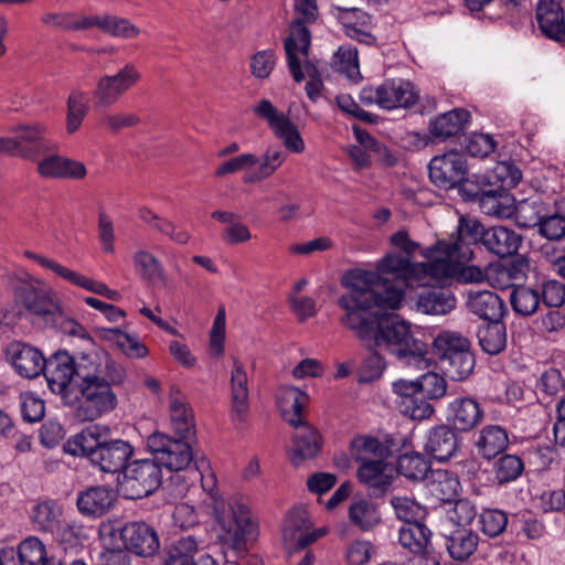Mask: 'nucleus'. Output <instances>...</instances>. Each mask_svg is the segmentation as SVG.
Masks as SVG:
<instances>
[{
  "mask_svg": "<svg viewBox=\"0 0 565 565\" xmlns=\"http://www.w3.org/2000/svg\"><path fill=\"white\" fill-rule=\"evenodd\" d=\"M79 370V381L63 403L73 408L78 420L93 422L116 408L115 388L124 384L127 372L105 351L98 353L93 364Z\"/></svg>",
  "mask_w": 565,
  "mask_h": 565,
  "instance_id": "f257e3e1",
  "label": "nucleus"
},
{
  "mask_svg": "<svg viewBox=\"0 0 565 565\" xmlns=\"http://www.w3.org/2000/svg\"><path fill=\"white\" fill-rule=\"evenodd\" d=\"M377 275L371 270H354L343 279L344 291L337 300L342 311L340 323L352 330L361 341H367L372 328L381 317L380 309H398L401 291H391L390 296L382 292L383 287L376 286Z\"/></svg>",
  "mask_w": 565,
  "mask_h": 565,
  "instance_id": "f03ea898",
  "label": "nucleus"
},
{
  "mask_svg": "<svg viewBox=\"0 0 565 565\" xmlns=\"http://www.w3.org/2000/svg\"><path fill=\"white\" fill-rule=\"evenodd\" d=\"M363 342L387 351L406 366L424 370L430 365L426 343L415 338L411 326L395 315H381L372 328V335Z\"/></svg>",
  "mask_w": 565,
  "mask_h": 565,
  "instance_id": "7ed1b4c3",
  "label": "nucleus"
},
{
  "mask_svg": "<svg viewBox=\"0 0 565 565\" xmlns=\"http://www.w3.org/2000/svg\"><path fill=\"white\" fill-rule=\"evenodd\" d=\"M471 244L461 239L458 232L433 245L431 281L445 284L456 280L461 284L481 282L486 273L479 266L467 265L473 257Z\"/></svg>",
  "mask_w": 565,
  "mask_h": 565,
  "instance_id": "20e7f679",
  "label": "nucleus"
},
{
  "mask_svg": "<svg viewBox=\"0 0 565 565\" xmlns=\"http://www.w3.org/2000/svg\"><path fill=\"white\" fill-rule=\"evenodd\" d=\"M214 518L224 532L223 540L227 545L224 565H243L247 542L255 539L257 530L248 505L234 499L230 502V512L226 513L223 502L220 501L215 504Z\"/></svg>",
  "mask_w": 565,
  "mask_h": 565,
  "instance_id": "39448f33",
  "label": "nucleus"
},
{
  "mask_svg": "<svg viewBox=\"0 0 565 565\" xmlns=\"http://www.w3.org/2000/svg\"><path fill=\"white\" fill-rule=\"evenodd\" d=\"M420 255L426 259L422 263H412L409 257L388 254L382 258L377 265L376 286H381L382 292L390 296L391 291H401V305L405 298V290L409 286V280L417 281L430 280L431 270L429 266L433 264V245L420 250Z\"/></svg>",
  "mask_w": 565,
  "mask_h": 565,
  "instance_id": "423d86ee",
  "label": "nucleus"
},
{
  "mask_svg": "<svg viewBox=\"0 0 565 565\" xmlns=\"http://www.w3.org/2000/svg\"><path fill=\"white\" fill-rule=\"evenodd\" d=\"M456 232L461 239L476 245L481 243L484 248L500 258L514 255L521 243L522 236L507 226H491L486 228L478 220L460 216Z\"/></svg>",
  "mask_w": 565,
  "mask_h": 565,
  "instance_id": "0eeeda50",
  "label": "nucleus"
},
{
  "mask_svg": "<svg viewBox=\"0 0 565 565\" xmlns=\"http://www.w3.org/2000/svg\"><path fill=\"white\" fill-rule=\"evenodd\" d=\"M298 17L290 25V34L284 41L289 71L297 83L305 78L301 70L302 60L307 61L311 43V34L306 23L317 19L318 7L316 0H299L296 6Z\"/></svg>",
  "mask_w": 565,
  "mask_h": 565,
  "instance_id": "6e6552de",
  "label": "nucleus"
},
{
  "mask_svg": "<svg viewBox=\"0 0 565 565\" xmlns=\"http://www.w3.org/2000/svg\"><path fill=\"white\" fill-rule=\"evenodd\" d=\"M99 352L94 351L72 356L67 351L60 350L50 355L45 359V369L42 372L49 388L60 395L64 402L66 394L79 381V369L93 364Z\"/></svg>",
  "mask_w": 565,
  "mask_h": 565,
  "instance_id": "1a4fd4ad",
  "label": "nucleus"
},
{
  "mask_svg": "<svg viewBox=\"0 0 565 565\" xmlns=\"http://www.w3.org/2000/svg\"><path fill=\"white\" fill-rule=\"evenodd\" d=\"M122 497L139 500L152 494L162 482V471L154 459H137L117 477Z\"/></svg>",
  "mask_w": 565,
  "mask_h": 565,
  "instance_id": "9d476101",
  "label": "nucleus"
},
{
  "mask_svg": "<svg viewBox=\"0 0 565 565\" xmlns=\"http://www.w3.org/2000/svg\"><path fill=\"white\" fill-rule=\"evenodd\" d=\"M142 78L141 72L134 63H126L113 75H103L93 90L95 110H106L114 106L126 93Z\"/></svg>",
  "mask_w": 565,
  "mask_h": 565,
  "instance_id": "9b49d317",
  "label": "nucleus"
},
{
  "mask_svg": "<svg viewBox=\"0 0 565 565\" xmlns=\"http://www.w3.org/2000/svg\"><path fill=\"white\" fill-rule=\"evenodd\" d=\"M147 449L153 455L160 468L170 471L186 469L193 461V452L189 438H173L164 433L154 431L146 440Z\"/></svg>",
  "mask_w": 565,
  "mask_h": 565,
  "instance_id": "f8f14e48",
  "label": "nucleus"
},
{
  "mask_svg": "<svg viewBox=\"0 0 565 565\" xmlns=\"http://www.w3.org/2000/svg\"><path fill=\"white\" fill-rule=\"evenodd\" d=\"M254 114L264 119L285 148L292 153L305 151V141L291 119L279 111L268 99H262L254 107Z\"/></svg>",
  "mask_w": 565,
  "mask_h": 565,
  "instance_id": "ddd939ff",
  "label": "nucleus"
},
{
  "mask_svg": "<svg viewBox=\"0 0 565 565\" xmlns=\"http://www.w3.org/2000/svg\"><path fill=\"white\" fill-rule=\"evenodd\" d=\"M14 298L18 305L35 316L45 318L60 311L53 289L38 278L22 280L14 289Z\"/></svg>",
  "mask_w": 565,
  "mask_h": 565,
  "instance_id": "4468645a",
  "label": "nucleus"
},
{
  "mask_svg": "<svg viewBox=\"0 0 565 565\" xmlns=\"http://www.w3.org/2000/svg\"><path fill=\"white\" fill-rule=\"evenodd\" d=\"M24 255L26 258L33 260L42 268L52 271L57 277H61L62 279L76 287L97 294L113 301H118L121 298V295L117 290L110 289L106 284L75 271L52 258L30 250H26Z\"/></svg>",
  "mask_w": 565,
  "mask_h": 565,
  "instance_id": "2eb2a0df",
  "label": "nucleus"
},
{
  "mask_svg": "<svg viewBox=\"0 0 565 565\" xmlns=\"http://www.w3.org/2000/svg\"><path fill=\"white\" fill-rule=\"evenodd\" d=\"M10 131L17 135L19 157L24 160L35 161L56 149L47 138V127L43 124H20L12 127Z\"/></svg>",
  "mask_w": 565,
  "mask_h": 565,
  "instance_id": "dca6fc26",
  "label": "nucleus"
},
{
  "mask_svg": "<svg viewBox=\"0 0 565 565\" xmlns=\"http://www.w3.org/2000/svg\"><path fill=\"white\" fill-rule=\"evenodd\" d=\"M468 173L466 159L456 151L434 157L428 164L430 181L444 190L452 189Z\"/></svg>",
  "mask_w": 565,
  "mask_h": 565,
  "instance_id": "f3484780",
  "label": "nucleus"
},
{
  "mask_svg": "<svg viewBox=\"0 0 565 565\" xmlns=\"http://www.w3.org/2000/svg\"><path fill=\"white\" fill-rule=\"evenodd\" d=\"M120 539L125 548L137 556L149 557L160 548L156 529L143 521L127 522L120 529Z\"/></svg>",
  "mask_w": 565,
  "mask_h": 565,
  "instance_id": "a211bd4d",
  "label": "nucleus"
},
{
  "mask_svg": "<svg viewBox=\"0 0 565 565\" xmlns=\"http://www.w3.org/2000/svg\"><path fill=\"white\" fill-rule=\"evenodd\" d=\"M134 446L122 439L104 440L102 446L93 455V466L99 468L100 471L106 473H118L128 466V461L134 456Z\"/></svg>",
  "mask_w": 565,
  "mask_h": 565,
  "instance_id": "6ab92c4d",
  "label": "nucleus"
},
{
  "mask_svg": "<svg viewBox=\"0 0 565 565\" xmlns=\"http://www.w3.org/2000/svg\"><path fill=\"white\" fill-rule=\"evenodd\" d=\"M326 534L324 529L310 531V522L305 511L291 510L282 526V540L292 550H302Z\"/></svg>",
  "mask_w": 565,
  "mask_h": 565,
  "instance_id": "aec40b11",
  "label": "nucleus"
},
{
  "mask_svg": "<svg viewBox=\"0 0 565 565\" xmlns=\"http://www.w3.org/2000/svg\"><path fill=\"white\" fill-rule=\"evenodd\" d=\"M6 358L15 372L25 379H34L45 369V358L42 352L23 342H12L6 349Z\"/></svg>",
  "mask_w": 565,
  "mask_h": 565,
  "instance_id": "412c9836",
  "label": "nucleus"
},
{
  "mask_svg": "<svg viewBox=\"0 0 565 565\" xmlns=\"http://www.w3.org/2000/svg\"><path fill=\"white\" fill-rule=\"evenodd\" d=\"M36 162V172L44 179H73L81 180L87 174L84 163L74 159L54 153H49L40 157Z\"/></svg>",
  "mask_w": 565,
  "mask_h": 565,
  "instance_id": "4be33fe9",
  "label": "nucleus"
},
{
  "mask_svg": "<svg viewBox=\"0 0 565 565\" xmlns=\"http://www.w3.org/2000/svg\"><path fill=\"white\" fill-rule=\"evenodd\" d=\"M230 385L231 419L235 425L243 424L249 413L248 375L244 365L237 359H233Z\"/></svg>",
  "mask_w": 565,
  "mask_h": 565,
  "instance_id": "5701e85b",
  "label": "nucleus"
},
{
  "mask_svg": "<svg viewBox=\"0 0 565 565\" xmlns=\"http://www.w3.org/2000/svg\"><path fill=\"white\" fill-rule=\"evenodd\" d=\"M117 502L115 491L106 486L89 487L78 492L76 507L87 518L98 519L107 514Z\"/></svg>",
  "mask_w": 565,
  "mask_h": 565,
  "instance_id": "b1692460",
  "label": "nucleus"
},
{
  "mask_svg": "<svg viewBox=\"0 0 565 565\" xmlns=\"http://www.w3.org/2000/svg\"><path fill=\"white\" fill-rule=\"evenodd\" d=\"M446 418L459 431L473 429L483 418V409L477 399L458 396L448 403Z\"/></svg>",
  "mask_w": 565,
  "mask_h": 565,
  "instance_id": "393cba45",
  "label": "nucleus"
},
{
  "mask_svg": "<svg viewBox=\"0 0 565 565\" xmlns=\"http://www.w3.org/2000/svg\"><path fill=\"white\" fill-rule=\"evenodd\" d=\"M457 429L448 425H437L427 433L424 450L437 461L452 458L459 448Z\"/></svg>",
  "mask_w": 565,
  "mask_h": 565,
  "instance_id": "a878e982",
  "label": "nucleus"
},
{
  "mask_svg": "<svg viewBox=\"0 0 565 565\" xmlns=\"http://www.w3.org/2000/svg\"><path fill=\"white\" fill-rule=\"evenodd\" d=\"M536 21L541 32L550 40L565 42L564 11L557 0H539Z\"/></svg>",
  "mask_w": 565,
  "mask_h": 565,
  "instance_id": "bb28decb",
  "label": "nucleus"
},
{
  "mask_svg": "<svg viewBox=\"0 0 565 565\" xmlns=\"http://www.w3.org/2000/svg\"><path fill=\"white\" fill-rule=\"evenodd\" d=\"M334 12L349 38L367 45L375 42V36L369 32L372 18L365 11L359 8L334 7Z\"/></svg>",
  "mask_w": 565,
  "mask_h": 565,
  "instance_id": "cd10ccee",
  "label": "nucleus"
},
{
  "mask_svg": "<svg viewBox=\"0 0 565 565\" xmlns=\"http://www.w3.org/2000/svg\"><path fill=\"white\" fill-rule=\"evenodd\" d=\"M170 427L177 436L190 438L195 434L192 409L186 397L175 386L169 393Z\"/></svg>",
  "mask_w": 565,
  "mask_h": 565,
  "instance_id": "c85d7f7f",
  "label": "nucleus"
},
{
  "mask_svg": "<svg viewBox=\"0 0 565 565\" xmlns=\"http://www.w3.org/2000/svg\"><path fill=\"white\" fill-rule=\"evenodd\" d=\"M396 444L386 436L384 440L373 436H358L350 443V452L352 458L358 462H366L373 460H386L393 455Z\"/></svg>",
  "mask_w": 565,
  "mask_h": 565,
  "instance_id": "c756f323",
  "label": "nucleus"
},
{
  "mask_svg": "<svg viewBox=\"0 0 565 565\" xmlns=\"http://www.w3.org/2000/svg\"><path fill=\"white\" fill-rule=\"evenodd\" d=\"M381 94V108L386 110L412 107L418 99V93L411 82L396 78L384 81Z\"/></svg>",
  "mask_w": 565,
  "mask_h": 565,
  "instance_id": "7c9ffc66",
  "label": "nucleus"
},
{
  "mask_svg": "<svg viewBox=\"0 0 565 565\" xmlns=\"http://www.w3.org/2000/svg\"><path fill=\"white\" fill-rule=\"evenodd\" d=\"M470 113L465 108H454L443 113L429 122L430 135L439 140H447L461 134L469 125Z\"/></svg>",
  "mask_w": 565,
  "mask_h": 565,
  "instance_id": "2f4dec72",
  "label": "nucleus"
},
{
  "mask_svg": "<svg viewBox=\"0 0 565 565\" xmlns=\"http://www.w3.org/2000/svg\"><path fill=\"white\" fill-rule=\"evenodd\" d=\"M508 430L500 425H486L477 434L475 447L486 460H491L503 454L509 447Z\"/></svg>",
  "mask_w": 565,
  "mask_h": 565,
  "instance_id": "473e14b6",
  "label": "nucleus"
},
{
  "mask_svg": "<svg viewBox=\"0 0 565 565\" xmlns=\"http://www.w3.org/2000/svg\"><path fill=\"white\" fill-rule=\"evenodd\" d=\"M467 307L475 316L488 322L501 321L505 311L503 300L490 290L470 291Z\"/></svg>",
  "mask_w": 565,
  "mask_h": 565,
  "instance_id": "72a5a7b5",
  "label": "nucleus"
},
{
  "mask_svg": "<svg viewBox=\"0 0 565 565\" xmlns=\"http://www.w3.org/2000/svg\"><path fill=\"white\" fill-rule=\"evenodd\" d=\"M308 401V395L295 386L282 385L276 393V402L282 418L295 427L301 424L302 409Z\"/></svg>",
  "mask_w": 565,
  "mask_h": 565,
  "instance_id": "f704fd0d",
  "label": "nucleus"
},
{
  "mask_svg": "<svg viewBox=\"0 0 565 565\" xmlns=\"http://www.w3.org/2000/svg\"><path fill=\"white\" fill-rule=\"evenodd\" d=\"M294 435V451L290 461L298 467L305 459H311L321 449V436L319 431L310 425L302 423L296 427Z\"/></svg>",
  "mask_w": 565,
  "mask_h": 565,
  "instance_id": "c9c22d12",
  "label": "nucleus"
},
{
  "mask_svg": "<svg viewBox=\"0 0 565 565\" xmlns=\"http://www.w3.org/2000/svg\"><path fill=\"white\" fill-rule=\"evenodd\" d=\"M92 28H97L113 38L122 40L136 39L141 32L129 19L114 14L89 15V29Z\"/></svg>",
  "mask_w": 565,
  "mask_h": 565,
  "instance_id": "e433bc0d",
  "label": "nucleus"
},
{
  "mask_svg": "<svg viewBox=\"0 0 565 565\" xmlns=\"http://www.w3.org/2000/svg\"><path fill=\"white\" fill-rule=\"evenodd\" d=\"M416 306L425 315H447L456 307V297L444 288L424 289L417 296Z\"/></svg>",
  "mask_w": 565,
  "mask_h": 565,
  "instance_id": "4c0bfd02",
  "label": "nucleus"
},
{
  "mask_svg": "<svg viewBox=\"0 0 565 565\" xmlns=\"http://www.w3.org/2000/svg\"><path fill=\"white\" fill-rule=\"evenodd\" d=\"M514 196L503 186L488 189L479 199V207L489 216L509 218L513 214Z\"/></svg>",
  "mask_w": 565,
  "mask_h": 565,
  "instance_id": "58836bf2",
  "label": "nucleus"
},
{
  "mask_svg": "<svg viewBox=\"0 0 565 565\" xmlns=\"http://www.w3.org/2000/svg\"><path fill=\"white\" fill-rule=\"evenodd\" d=\"M514 221L519 227L532 228L539 226L546 216L547 206L539 195L530 196L513 203Z\"/></svg>",
  "mask_w": 565,
  "mask_h": 565,
  "instance_id": "ea45409f",
  "label": "nucleus"
},
{
  "mask_svg": "<svg viewBox=\"0 0 565 565\" xmlns=\"http://www.w3.org/2000/svg\"><path fill=\"white\" fill-rule=\"evenodd\" d=\"M427 482L430 493L441 502L451 504L459 495L460 481L455 473L448 470H430Z\"/></svg>",
  "mask_w": 565,
  "mask_h": 565,
  "instance_id": "a19ab883",
  "label": "nucleus"
},
{
  "mask_svg": "<svg viewBox=\"0 0 565 565\" xmlns=\"http://www.w3.org/2000/svg\"><path fill=\"white\" fill-rule=\"evenodd\" d=\"M479 536L471 530L458 527L445 535V546L451 558L466 561L477 550Z\"/></svg>",
  "mask_w": 565,
  "mask_h": 565,
  "instance_id": "79ce46f5",
  "label": "nucleus"
},
{
  "mask_svg": "<svg viewBox=\"0 0 565 565\" xmlns=\"http://www.w3.org/2000/svg\"><path fill=\"white\" fill-rule=\"evenodd\" d=\"M19 565H63L54 556H49L44 543L35 536L24 539L17 547Z\"/></svg>",
  "mask_w": 565,
  "mask_h": 565,
  "instance_id": "37998d69",
  "label": "nucleus"
},
{
  "mask_svg": "<svg viewBox=\"0 0 565 565\" xmlns=\"http://www.w3.org/2000/svg\"><path fill=\"white\" fill-rule=\"evenodd\" d=\"M103 441L98 427H87L70 437L64 445V450L73 456L86 457L93 463V455Z\"/></svg>",
  "mask_w": 565,
  "mask_h": 565,
  "instance_id": "c03bdc74",
  "label": "nucleus"
},
{
  "mask_svg": "<svg viewBox=\"0 0 565 565\" xmlns=\"http://www.w3.org/2000/svg\"><path fill=\"white\" fill-rule=\"evenodd\" d=\"M386 467L385 460L377 459L361 462L358 469L360 482L367 486L373 495L382 494L391 484L390 476L385 472Z\"/></svg>",
  "mask_w": 565,
  "mask_h": 565,
  "instance_id": "a18cd8bd",
  "label": "nucleus"
},
{
  "mask_svg": "<svg viewBox=\"0 0 565 565\" xmlns=\"http://www.w3.org/2000/svg\"><path fill=\"white\" fill-rule=\"evenodd\" d=\"M430 536L431 531L424 522L403 524L398 531V542L414 554H422L426 550Z\"/></svg>",
  "mask_w": 565,
  "mask_h": 565,
  "instance_id": "49530a36",
  "label": "nucleus"
},
{
  "mask_svg": "<svg viewBox=\"0 0 565 565\" xmlns=\"http://www.w3.org/2000/svg\"><path fill=\"white\" fill-rule=\"evenodd\" d=\"M477 337L480 348L487 354L497 355L507 347V330L501 321L488 322L481 326Z\"/></svg>",
  "mask_w": 565,
  "mask_h": 565,
  "instance_id": "de8ad7c7",
  "label": "nucleus"
},
{
  "mask_svg": "<svg viewBox=\"0 0 565 565\" xmlns=\"http://www.w3.org/2000/svg\"><path fill=\"white\" fill-rule=\"evenodd\" d=\"M433 344L440 363L471 349V343L468 338L463 337L459 332L449 330L441 331L434 339Z\"/></svg>",
  "mask_w": 565,
  "mask_h": 565,
  "instance_id": "09e8293b",
  "label": "nucleus"
},
{
  "mask_svg": "<svg viewBox=\"0 0 565 565\" xmlns=\"http://www.w3.org/2000/svg\"><path fill=\"white\" fill-rule=\"evenodd\" d=\"M201 542L192 534L181 535L172 540L161 552V558L196 563L195 555Z\"/></svg>",
  "mask_w": 565,
  "mask_h": 565,
  "instance_id": "8fccbe9b",
  "label": "nucleus"
},
{
  "mask_svg": "<svg viewBox=\"0 0 565 565\" xmlns=\"http://www.w3.org/2000/svg\"><path fill=\"white\" fill-rule=\"evenodd\" d=\"M524 471V462L516 455L505 454L499 457L492 467L494 481L504 486L519 479Z\"/></svg>",
  "mask_w": 565,
  "mask_h": 565,
  "instance_id": "3c124183",
  "label": "nucleus"
},
{
  "mask_svg": "<svg viewBox=\"0 0 565 565\" xmlns=\"http://www.w3.org/2000/svg\"><path fill=\"white\" fill-rule=\"evenodd\" d=\"M41 22L58 31H82L89 29V15L78 18L74 12H45Z\"/></svg>",
  "mask_w": 565,
  "mask_h": 565,
  "instance_id": "603ef678",
  "label": "nucleus"
},
{
  "mask_svg": "<svg viewBox=\"0 0 565 565\" xmlns=\"http://www.w3.org/2000/svg\"><path fill=\"white\" fill-rule=\"evenodd\" d=\"M397 471L409 480H425L430 473L429 461L418 452H406L397 460Z\"/></svg>",
  "mask_w": 565,
  "mask_h": 565,
  "instance_id": "864d4df0",
  "label": "nucleus"
},
{
  "mask_svg": "<svg viewBox=\"0 0 565 565\" xmlns=\"http://www.w3.org/2000/svg\"><path fill=\"white\" fill-rule=\"evenodd\" d=\"M62 511L54 501L38 503L32 510V522L41 532L54 533L60 525Z\"/></svg>",
  "mask_w": 565,
  "mask_h": 565,
  "instance_id": "5fc2aeb1",
  "label": "nucleus"
},
{
  "mask_svg": "<svg viewBox=\"0 0 565 565\" xmlns=\"http://www.w3.org/2000/svg\"><path fill=\"white\" fill-rule=\"evenodd\" d=\"M349 518L352 524L362 531L371 530L381 521L376 505L365 499L355 501L350 505Z\"/></svg>",
  "mask_w": 565,
  "mask_h": 565,
  "instance_id": "6e6d98bb",
  "label": "nucleus"
},
{
  "mask_svg": "<svg viewBox=\"0 0 565 565\" xmlns=\"http://www.w3.org/2000/svg\"><path fill=\"white\" fill-rule=\"evenodd\" d=\"M541 402L550 403L565 390V379L558 369L550 367L543 372L536 384Z\"/></svg>",
  "mask_w": 565,
  "mask_h": 565,
  "instance_id": "4d7b16f0",
  "label": "nucleus"
},
{
  "mask_svg": "<svg viewBox=\"0 0 565 565\" xmlns=\"http://www.w3.org/2000/svg\"><path fill=\"white\" fill-rule=\"evenodd\" d=\"M476 366V358L472 353L471 349L466 350L444 362H441V367L444 372L452 380V381H463L468 379Z\"/></svg>",
  "mask_w": 565,
  "mask_h": 565,
  "instance_id": "13d9d810",
  "label": "nucleus"
},
{
  "mask_svg": "<svg viewBox=\"0 0 565 565\" xmlns=\"http://www.w3.org/2000/svg\"><path fill=\"white\" fill-rule=\"evenodd\" d=\"M287 154L277 146H270L266 149L262 159L258 161L259 167L253 175L245 179V182H258L273 175L285 162Z\"/></svg>",
  "mask_w": 565,
  "mask_h": 565,
  "instance_id": "bf43d9fd",
  "label": "nucleus"
},
{
  "mask_svg": "<svg viewBox=\"0 0 565 565\" xmlns=\"http://www.w3.org/2000/svg\"><path fill=\"white\" fill-rule=\"evenodd\" d=\"M88 110L87 96L83 90H73L67 98L66 131L72 135L78 130Z\"/></svg>",
  "mask_w": 565,
  "mask_h": 565,
  "instance_id": "052dcab7",
  "label": "nucleus"
},
{
  "mask_svg": "<svg viewBox=\"0 0 565 565\" xmlns=\"http://www.w3.org/2000/svg\"><path fill=\"white\" fill-rule=\"evenodd\" d=\"M56 542L65 550L76 551L87 539L85 527L78 522L70 521L60 524L54 531Z\"/></svg>",
  "mask_w": 565,
  "mask_h": 565,
  "instance_id": "680f3d73",
  "label": "nucleus"
},
{
  "mask_svg": "<svg viewBox=\"0 0 565 565\" xmlns=\"http://www.w3.org/2000/svg\"><path fill=\"white\" fill-rule=\"evenodd\" d=\"M514 311L522 316H531L540 307V291L525 286L515 288L510 296Z\"/></svg>",
  "mask_w": 565,
  "mask_h": 565,
  "instance_id": "e2e57ef3",
  "label": "nucleus"
},
{
  "mask_svg": "<svg viewBox=\"0 0 565 565\" xmlns=\"http://www.w3.org/2000/svg\"><path fill=\"white\" fill-rule=\"evenodd\" d=\"M391 504L396 516L403 521L404 524L424 522L427 516V509L411 498L394 497L391 500Z\"/></svg>",
  "mask_w": 565,
  "mask_h": 565,
  "instance_id": "0e129e2a",
  "label": "nucleus"
},
{
  "mask_svg": "<svg viewBox=\"0 0 565 565\" xmlns=\"http://www.w3.org/2000/svg\"><path fill=\"white\" fill-rule=\"evenodd\" d=\"M134 264L142 278L154 282L164 278L163 267L159 259L148 250H138L135 253Z\"/></svg>",
  "mask_w": 565,
  "mask_h": 565,
  "instance_id": "69168bd1",
  "label": "nucleus"
},
{
  "mask_svg": "<svg viewBox=\"0 0 565 565\" xmlns=\"http://www.w3.org/2000/svg\"><path fill=\"white\" fill-rule=\"evenodd\" d=\"M480 530L489 537L503 533L508 525V514L499 509H484L479 515Z\"/></svg>",
  "mask_w": 565,
  "mask_h": 565,
  "instance_id": "338daca9",
  "label": "nucleus"
},
{
  "mask_svg": "<svg viewBox=\"0 0 565 565\" xmlns=\"http://www.w3.org/2000/svg\"><path fill=\"white\" fill-rule=\"evenodd\" d=\"M276 63L277 54L274 50L267 49L258 51L250 56V73L257 79H266L275 70Z\"/></svg>",
  "mask_w": 565,
  "mask_h": 565,
  "instance_id": "774afa93",
  "label": "nucleus"
}]
</instances>
